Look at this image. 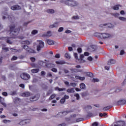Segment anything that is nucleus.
Wrapping results in <instances>:
<instances>
[{
    "label": "nucleus",
    "instance_id": "1",
    "mask_svg": "<svg viewBox=\"0 0 126 126\" xmlns=\"http://www.w3.org/2000/svg\"><path fill=\"white\" fill-rule=\"evenodd\" d=\"M10 36H17L19 34V32L20 31V28H15V25H12L10 27Z\"/></svg>",
    "mask_w": 126,
    "mask_h": 126
},
{
    "label": "nucleus",
    "instance_id": "2",
    "mask_svg": "<svg viewBox=\"0 0 126 126\" xmlns=\"http://www.w3.org/2000/svg\"><path fill=\"white\" fill-rule=\"evenodd\" d=\"M64 3L66 4V5L71 6V7L78 6V5H79V3H78L77 1L73 0H67L64 1Z\"/></svg>",
    "mask_w": 126,
    "mask_h": 126
},
{
    "label": "nucleus",
    "instance_id": "3",
    "mask_svg": "<svg viewBox=\"0 0 126 126\" xmlns=\"http://www.w3.org/2000/svg\"><path fill=\"white\" fill-rule=\"evenodd\" d=\"M22 48L25 50L27 53H29V54H35V51L33 49H32L31 48L29 47L28 45L23 44L21 46Z\"/></svg>",
    "mask_w": 126,
    "mask_h": 126
},
{
    "label": "nucleus",
    "instance_id": "4",
    "mask_svg": "<svg viewBox=\"0 0 126 126\" xmlns=\"http://www.w3.org/2000/svg\"><path fill=\"white\" fill-rule=\"evenodd\" d=\"M111 15L114 16L115 18H118L120 21L126 22V18L125 17L120 16V14L119 13H113L111 14Z\"/></svg>",
    "mask_w": 126,
    "mask_h": 126
},
{
    "label": "nucleus",
    "instance_id": "5",
    "mask_svg": "<svg viewBox=\"0 0 126 126\" xmlns=\"http://www.w3.org/2000/svg\"><path fill=\"white\" fill-rule=\"evenodd\" d=\"M20 77L24 80H28L30 79V75L27 73H23L21 74Z\"/></svg>",
    "mask_w": 126,
    "mask_h": 126
},
{
    "label": "nucleus",
    "instance_id": "6",
    "mask_svg": "<svg viewBox=\"0 0 126 126\" xmlns=\"http://www.w3.org/2000/svg\"><path fill=\"white\" fill-rule=\"evenodd\" d=\"M100 36H101L103 39H109L112 37V35L108 33H100Z\"/></svg>",
    "mask_w": 126,
    "mask_h": 126
},
{
    "label": "nucleus",
    "instance_id": "7",
    "mask_svg": "<svg viewBox=\"0 0 126 126\" xmlns=\"http://www.w3.org/2000/svg\"><path fill=\"white\" fill-rule=\"evenodd\" d=\"M44 46H45V43H44V42H42L41 40L39 41V44L36 47V50L38 52L39 51H41V49L42 48H44Z\"/></svg>",
    "mask_w": 126,
    "mask_h": 126
},
{
    "label": "nucleus",
    "instance_id": "8",
    "mask_svg": "<svg viewBox=\"0 0 126 126\" xmlns=\"http://www.w3.org/2000/svg\"><path fill=\"white\" fill-rule=\"evenodd\" d=\"M39 64L40 65H41V66H44V67H51V66H52V65H54L52 63L47 64V63H46L43 61H40Z\"/></svg>",
    "mask_w": 126,
    "mask_h": 126
},
{
    "label": "nucleus",
    "instance_id": "9",
    "mask_svg": "<svg viewBox=\"0 0 126 126\" xmlns=\"http://www.w3.org/2000/svg\"><path fill=\"white\" fill-rule=\"evenodd\" d=\"M104 26H106V28H114V25L111 23L104 24L103 25H99V27H104Z\"/></svg>",
    "mask_w": 126,
    "mask_h": 126
},
{
    "label": "nucleus",
    "instance_id": "10",
    "mask_svg": "<svg viewBox=\"0 0 126 126\" xmlns=\"http://www.w3.org/2000/svg\"><path fill=\"white\" fill-rule=\"evenodd\" d=\"M59 27V23L58 22H56L54 23L52 25H50L49 26V28L50 29H53V28H58Z\"/></svg>",
    "mask_w": 126,
    "mask_h": 126
},
{
    "label": "nucleus",
    "instance_id": "11",
    "mask_svg": "<svg viewBox=\"0 0 126 126\" xmlns=\"http://www.w3.org/2000/svg\"><path fill=\"white\" fill-rule=\"evenodd\" d=\"M21 9V7L18 5H14L11 7V9L12 10H19V9Z\"/></svg>",
    "mask_w": 126,
    "mask_h": 126
},
{
    "label": "nucleus",
    "instance_id": "12",
    "mask_svg": "<svg viewBox=\"0 0 126 126\" xmlns=\"http://www.w3.org/2000/svg\"><path fill=\"white\" fill-rule=\"evenodd\" d=\"M52 36V32L51 31H48L46 33H44L42 34V37H51Z\"/></svg>",
    "mask_w": 126,
    "mask_h": 126
},
{
    "label": "nucleus",
    "instance_id": "13",
    "mask_svg": "<svg viewBox=\"0 0 126 126\" xmlns=\"http://www.w3.org/2000/svg\"><path fill=\"white\" fill-rule=\"evenodd\" d=\"M82 96L85 100H89L90 98V97L88 96V94L87 93H83L82 94Z\"/></svg>",
    "mask_w": 126,
    "mask_h": 126
},
{
    "label": "nucleus",
    "instance_id": "14",
    "mask_svg": "<svg viewBox=\"0 0 126 126\" xmlns=\"http://www.w3.org/2000/svg\"><path fill=\"white\" fill-rule=\"evenodd\" d=\"M117 125L119 126H126V122L120 121L117 122Z\"/></svg>",
    "mask_w": 126,
    "mask_h": 126
},
{
    "label": "nucleus",
    "instance_id": "15",
    "mask_svg": "<svg viewBox=\"0 0 126 126\" xmlns=\"http://www.w3.org/2000/svg\"><path fill=\"white\" fill-rule=\"evenodd\" d=\"M126 103V100L125 99H122L118 101V105H125Z\"/></svg>",
    "mask_w": 126,
    "mask_h": 126
},
{
    "label": "nucleus",
    "instance_id": "16",
    "mask_svg": "<svg viewBox=\"0 0 126 126\" xmlns=\"http://www.w3.org/2000/svg\"><path fill=\"white\" fill-rule=\"evenodd\" d=\"M114 63H116V61L113 59L109 60L107 62V64H108V65H111V64H114Z\"/></svg>",
    "mask_w": 126,
    "mask_h": 126
},
{
    "label": "nucleus",
    "instance_id": "17",
    "mask_svg": "<svg viewBox=\"0 0 126 126\" xmlns=\"http://www.w3.org/2000/svg\"><path fill=\"white\" fill-rule=\"evenodd\" d=\"M56 63H57V64H65L66 62H64L63 60H62L60 61H56Z\"/></svg>",
    "mask_w": 126,
    "mask_h": 126
},
{
    "label": "nucleus",
    "instance_id": "18",
    "mask_svg": "<svg viewBox=\"0 0 126 126\" xmlns=\"http://www.w3.org/2000/svg\"><path fill=\"white\" fill-rule=\"evenodd\" d=\"M38 99L39 97L37 96V95L32 96L30 98L31 101H37V100H38Z\"/></svg>",
    "mask_w": 126,
    "mask_h": 126
},
{
    "label": "nucleus",
    "instance_id": "19",
    "mask_svg": "<svg viewBox=\"0 0 126 126\" xmlns=\"http://www.w3.org/2000/svg\"><path fill=\"white\" fill-rule=\"evenodd\" d=\"M46 12H47V13H49V14H53L55 12V10L53 9H48L46 10Z\"/></svg>",
    "mask_w": 126,
    "mask_h": 126
},
{
    "label": "nucleus",
    "instance_id": "20",
    "mask_svg": "<svg viewBox=\"0 0 126 126\" xmlns=\"http://www.w3.org/2000/svg\"><path fill=\"white\" fill-rule=\"evenodd\" d=\"M22 96L23 97H29V96H30V93L28 92H26L22 94Z\"/></svg>",
    "mask_w": 126,
    "mask_h": 126
},
{
    "label": "nucleus",
    "instance_id": "21",
    "mask_svg": "<svg viewBox=\"0 0 126 126\" xmlns=\"http://www.w3.org/2000/svg\"><path fill=\"white\" fill-rule=\"evenodd\" d=\"M67 92L68 93H74V92H75V91H74V89L73 88H71L70 89H68L67 90Z\"/></svg>",
    "mask_w": 126,
    "mask_h": 126
},
{
    "label": "nucleus",
    "instance_id": "22",
    "mask_svg": "<svg viewBox=\"0 0 126 126\" xmlns=\"http://www.w3.org/2000/svg\"><path fill=\"white\" fill-rule=\"evenodd\" d=\"M11 37H5V40L6 43H8V44H12V42L11 41L10 39H11Z\"/></svg>",
    "mask_w": 126,
    "mask_h": 126
},
{
    "label": "nucleus",
    "instance_id": "23",
    "mask_svg": "<svg viewBox=\"0 0 126 126\" xmlns=\"http://www.w3.org/2000/svg\"><path fill=\"white\" fill-rule=\"evenodd\" d=\"M75 78H76V79H79L82 81H83V80H85V77H80L79 76H76Z\"/></svg>",
    "mask_w": 126,
    "mask_h": 126
},
{
    "label": "nucleus",
    "instance_id": "24",
    "mask_svg": "<svg viewBox=\"0 0 126 126\" xmlns=\"http://www.w3.org/2000/svg\"><path fill=\"white\" fill-rule=\"evenodd\" d=\"M119 6H121L120 5H116L112 7V9H114V10H119L120 9V8Z\"/></svg>",
    "mask_w": 126,
    "mask_h": 126
},
{
    "label": "nucleus",
    "instance_id": "25",
    "mask_svg": "<svg viewBox=\"0 0 126 126\" xmlns=\"http://www.w3.org/2000/svg\"><path fill=\"white\" fill-rule=\"evenodd\" d=\"M40 71V69L39 68L37 69H32L31 70V72L32 73H37V72H39Z\"/></svg>",
    "mask_w": 126,
    "mask_h": 126
},
{
    "label": "nucleus",
    "instance_id": "26",
    "mask_svg": "<svg viewBox=\"0 0 126 126\" xmlns=\"http://www.w3.org/2000/svg\"><path fill=\"white\" fill-rule=\"evenodd\" d=\"M47 42L48 45H54V41L50 40V39H47Z\"/></svg>",
    "mask_w": 126,
    "mask_h": 126
},
{
    "label": "nucleus",
    "instance_id": "27",
    "mask_svg": "<svg viewBox=\"0 0 126 126\" xmlns=\"http://www.w3.org/2000/svg\"><path fill=\"white\" fill-rule=\"evenodd\" d=\"M22 45H30V41H29L28 40L22 41Z\"/></svg>",
    "mask_w": 126,
    "mask_h": 126
},
{
    "label": "nucleus",
    "instance_id": "28",
    "mask_svg": "<svg viewBox=\"0 0 126 126\" xmlns=\"http://www.w3.org/2000/svg\"><path fill=\"white\" fill-rule=\"evenodd\" d=\"M13 102L16 104V103H17L18 102H20V99L18 97H15L14 99H13Z\"/></svg>",
    "mask_w": 126,
    "mask_h": 126
},
{
    "label": "nucleus",
    "instance_id": "29",
    "mask_svg": "<svg viewBox=\"0 0 126 126\" xmlns=\"http://www.w3.org/2000/svg\"><path fill=\"white\" fill-rule=\"evenodd\" d=\"M91 48L93 52H94V51L97 49V46H96L95 45H92L91 46Z\"/></svg>",
    "mask_w": 126,
    "mask_h": 126
},
{
    "label": "nucleus",
    "instance_id": "30",
    "mask_svg": "<svg viewBox=\"0 0 126 126\" xmlns=\"http://www.w3.org/2000/svg\"><path fill=\"white\" fill-rule=\"evenodd\" d=\"M10 95H11L12 96L17 95V92L16 91H12L10 92Z\"/></svg>",
    "mask_w": 126,
    "mask_h": 126
},
{
    "label": "nucleus",
    "instance_id": "31",
    "mask_svg": "<svg viewBox=\"0 0 126 126\" xmlns=\"http://www.w3.org/2000/svg\"><path fill=\"white\" fill-rule=\"evenodd\" d=\"M18 125H20V126H25V121L24 120L21 121L20 123H18Z\"/></svg>",
    "mask_w": 126,
    "mask_h": 126
},
{
    "label": "nucleus",
    "instance_id": "32",
    "mask_svg": "<svg viewBox=\"0 0 126 126\" xmlns=\"http://www.w3.org/2000/svg\"><path fill=\"white\" fill-rule=\"evenodd\" d=\"M2 16L3 19H5L6 18V16H7V13L5 12L4 13H2Z\"/></svg>",
    "mask_w": 126,
    "mask_h": 126
},
{
    "label": "nucleus",
    "instance_id": "33",
    "mask_svg": "<svg viewBox=\"0 0 126 126\" xmlns=\"http://www.w3.org/2000/svg\"><path fill=\"white\" fill-rule=\"evenodd\" d=\"M80 88H81V89H85V84H84V83H81L80 85Z\"/></svg>",
    "mask_w": 126,
    "mask_h": 126
},
{
    "label": "nucleus",
    "instance_id": "34",
    "mask_svg": "<svg viewBox=\"0 0 126 126\" xmlns=\"http://www.w3.org/2000/svg\"><path fill=\"white\" fill-rule=\"evenodd\" d=\"M68 113H69V112L64 111L63 112L59 113V115H63V116H65V115H67V114H68Z\"/></svg>",
    "mask_w": 126,
    "mask_h": 126
},
{
    "label": "nucleus",
    "instance_id": "35",
    "mask_svg": "<svg viewBox=\"0 0 126 126\" xmlns=\"http://www.w3.org/2000/svg\"><path fill=\"white\" fill-rule=\"evenodd\" d=\"M111 108H112V106H106L103 108V111H108V110H109V109H111Z\"/></svg>",
    "mask_w": 126,
    "mask_h": 126
},
{
    "label": "nucleus",
    "instance_id": "36",
    "mask_svg": "<svg viewBox=\"0 0 126 126\" xmlns=\"http://www.w3.org/2000/svg\"><path fill=\"white\" fill-rule=\"evenodd\" d=\"M86 75L89 77H93V74H92L91 72H87Z\"/></svg>",
    "mask_w": 126,
    "mask_h": 126
},
{
    "label": "nucleus",
    "instance_id": "37",
    "mask_svg": "<svg viewBox=\"0 0 126 126\" xmlns=\"http://www.w3.org/2000/svg\"><path fill=\"white\" fill-rule=\"evenodd\" d=\"M53 93V90L51 89L49 90L46 94L47 96H49L50 94H52V93Z\"/></svg>",
    "mask_w": 126,
    "mask_h": 126
},
{
    "label": "nucleus",
    "instance_id": "38",
    "mask_svg": "<svg viewBox=\"0 0 126 126\" xmlns=\"http://www.w3.org/2000/svg\"><path fill=\"white\" fill-rule=\"evenodd\" d=\"M74 96L75 97H76V99L77 100H79V98H80V96H79V94H74Z\"/></svg>",
    "mask_w": 126,
    "mask_h": 126
},
{
    "label": "nucleus",
    "instance_id": "39",
    "mask_svg": "<svg viewBox=\"0 0 126 126\" xmlns=\"http://www.w3.org/2000/svg\"><path fill=\"white\" fill-rule=\"evenodd\" d=\"M2 49L5 52H8V51H9V50L8 49V48L5 47L4 46H3L2 47Z\"/></svg>",
    "mask_w": 126,
    "mask_h": 126
},
{
    "label": "nucleus",
    "instance_id": "40",
    "mask_svg": "<svg viewBox=\"0 0 126 126\" xmlns=\"http://www.w3.org/2000/svg\"><path fill=\"white\" fill-rule=\"evenodd\" d=\"M78 62L80 63H85V60H83V59H78Z\"/></svg>",
    "mask_w": 126,
    "mask_h": 126
},
{
    "label": "nucleus",
    "instance_id": "41",
    "mask_svg": "<svg viewBox=\"0 0 126 126\" xmlns=\"http://www.w3.org/2000/svg\"><path fill=\"white\" fill-rule=\"evenodd\" d=\"M7 18L10 20V21H11L12 20V19L13 18V16L12 15H8Z\"/></svg>",
    "mask_w": 126,
    "mask_h": 126
},
{
    "label": "nucleus",
    "instance_id": "42",
    "mask_svg": "<svg viewBox=\"0 0 126 126\" xmlns=\"http://www.w3.org/2000/svg\"><path fill=\"white\" fill-rule=\"evenodd\" d=\"M55 97H56V94H52L49 97V100H52V99H54Z\"/></svg>",
    "mask_w": 126,
    "mask_h": 126
},
{
    "label": "nucleus",
    "instance_id": "43",
    "mask_svg": "<svg viewBox=\"0 0 126 126\" xmlns=\"http://www.w3.org/2000/svg\"><path fill=\"white\" fill-rule=\"evenodd\" d=\"M30 60L31 61V62H32V63H34L36 61V58L34 57H31L30 58Z\"/></svg>",
    "mask_w": 126,
    "mask_h": 126
},
{
    "label": "nucleus",
    "instance_id": "44",
    "mask_svg": "<svg viewBox=\"0 0 126 126\" xmlns=\"http://www.w3.org/2000/svg\"><path fill=\"white\" fill-rule=\"evenodd\" d=\"M60 102L61 103V104H63V103H64V102H65V99L63 97L61 100Z\"/></svg>",
    "mask_w": 126,
    "mask_h": 126
},
{
    "label": "nucleus",
    "instance_id": "45",
    "mask_svg": "<svg viewBox=\"0 0 126 126\" xmlns=\"http://www.w3.org/2000/svg\"><path fill=\"white\" fill-rule=\"evenodd\" d=\"M84 120L83 119V118H78L76 120V122L78 123V122H81V121H84Z\"/></svg>",
    "mask_w": 126,
    "mask_h": 126
},
{
    "label": "nucleus",
    "instance_id": "46",
    "mask_svg": "<svg viewBox=\"0 0 126 126\" xmlns=\"http://www.w3.org/2000/svg\"><path fill=\"white\" fill-rule=\"evenodd\" d=\"M38 33V31L37 30H33L32 32V35H35V34H37Z\"/></svg>",
    "mask_w": 126,
    "mask_h": 126
},
{
    "label": "nucleus",
    "instance_id": "47",
    "mask_svg": "<svg viewBox=\"0 0 126 126\" xmlns=\"http://www.w3.org/2000/svg\"><path fill=\"white\" fill-rule=\"evenodd\" d=\"M70 70H71L72 72H77V69L71 68Z\"/></svg>",
    "mask_w": 126,
    "mask_h": 126
},
{
    "label": "nucleus",
    "instance_id": "48",
    "mask_svg": "<svg viewBox=\"0 0 126 126\" xmlns=\"http://www.w3.org/2000/svg\"><path fill=\"white\" fill-rule=\"evenodd\" d=\"M92 82H99V79H95V78H93L92 80Z\"/></svg>",
    "mask_w": 126,
    "mask_h": 126
},
{
    "label": "nucleus",
    "instance_id": "49",
    "mask_svg": "<svg viewBox=\"0 0 126 126\" xmlns=\"http://www.w3.org/2000/svg\"><path fill=\"white\" fill-rule=\"evenodd\" d=\"M65 57L66 59H70V56L67 53L65 54Z\"/></svg>",
    "mask_w": 126,
    "mask_h": 126
},
{
    "label": "nucleus",
    "instance_id": "50",
    "mask_svg": "<svg viewBox=\"0 0 126 126\" xmlns=\"http://www.w3.org/2000/svg\"><path fill=\"white\" fill-rule=\"evenodd\" d=\"M63 27H60L58 29V32H63Z\"/></svg>",
    "mask_w": 126,
    "mask_h": 126
},
{
    "label": "nucleus",
    "instance_id": "51",
    "mask_svg": "<svg viewBox=\"0 0 126 126\" xmlns=\"http://www.w3.org/2000/svg\"><path fill=\"white\" fill-rule=\"evenodd\" d=\"M120 14L121 15H125L126 12L124 10H122L120 11Z\"/></svg>",
    "mask_w": 126,
    "mask_h": 126
},
{
    "label": "nucleus",
    "instance_id": "52",
    "mask_svg": "<svg viewBox=\"0 0 126 126\" xmlns=\"http://www.w3.org/2000/svg\"><path fill=\"white\" fill-rule=\"evenodd\" d=\"M24 121L26 125H27V124H29L30 123V120H29V119L24 120Z\"/></svg>",
    "mask_w": 126,
    "mask_h": 126
},
{
    "label": "nucleus",
    "instance_id": "53",
    "mask_svg": "<svg viewBox=\"0 0 126 126\" xmlns=\"http://www.w3.org/2000/svg\"><path fill=\"white\" fill-rule=\"evenodd\" d=\"M52 71H53V72H58V69H57V68H53L51 69Z\"/></svg>",
    "mask_w": 126,
    "mask_h": 126
},
{
    "label": "nucleus",
    "instance_id": "54",
    "mask_svg": "<svg viewBox=\"0 0 126 126\" xmlns=\"http://www.w3.org/2000/svg\"><path fill=\"white\" fill-rule=\"evenodd\" d=\"M77 51L78 52H79L80 53L82 52V49H81V48H78L77 49Z\"/></svg>",
    "mask_w": 126,
    "mask_h": 126
},
{
    "label": "nucleus",
    "instance_id": "55",
    "mask_svg": "<svg viewBox=\"0 0 126 126\" xmlns=\"http://www.w3.org/2000/svg\"><path fill=\"white\" fill-rule=\"evenodd\" d=\"M3 122L4 123V124H7V123H10V120H4L3 121Z\"/></svg>",
    "mask_w": 126,
    "mask_h": 126
},
{
    "label": "nucleus",
    "instance_id": "56",
    "mask_svg": "<svg viewBox=\"0 0 126 126\" xmlns=\"http://www.w3.org/2000/svg\"><path fill=\"white\" fill-rule=\"evenodd\" d=\"M72 19H79V17L78 16H74L72 17Z\"/></svg>",
    "mask_w": 126,
    "mask_h": 126
},
{
    "label": "nucleus",
    "instance_id": "57",
    "mask_svg": "<svg viewBox=\"0 0 126 126\" xmlns=\"http://www.w3.org/2000/svg\"><path fill=\"white\" fill-rule=\"evenodd\" d=\"M64 98H65V99H69V96L66 95V94H65L64 95V97H63Z\"/></svg>",
    "mask_w": 126,
    "mask_h": 126
},
{
    "label": "nucleus",
    "instance_id": "58",
    "mask_svg": "<svg viewBox=\"0 0 126 126\" xmlns=\"http://www.w3.org/2000/svg\"><path fill=\"white\" fill-rule=\"evenodd\" d=\"M20 87H21V88H23V89H24L25 88V86L23 84H21L19 85Z\"/></svg>",
    "mask_w": 126,
    "mask_h": 126
},
{
    "label": "nucleus",
    "instance_id": "59",
    "mask_svg": "<svg viewBox=\"0 0 126 126\" xmlns=\"http://www.w3.org/2000/svg\"><path fill=\"white\" fill-rule=\"evenodd\" d=\"M70 85L71 86H72L73 87H75V86H76V84L73 83H70Z\"/></svg>",
    "mask_w": 126,
    "mask_h": 126
},
{
    "label": "nucleus",
    "instance_id": "60",
    "mask_svg": "<svg viewBox=\"0 0 126 126\" xmlns=\"http://www.w3.org/2000/svg\"><path fill=\"white\" fill-rule=\"evenodd\" d=\"M65 33H66V34H68L69 33H71V31L69 30H67L65 31Z\"/></svg>",
    "mask_w": 126,
    "mask_h": 126
},
{
    "label": "nucleus",
    "instance_id": "61",
    "mask_svg": "<svg viewBox=\"0 0 126 126\" xmlns=\"http://www.w3.org/2000/svg\"><path fill=\"white\" fill-rule=\"evenodd\" d=\"M66 90V89L63 88H59V91H65Z\"/></svg>",
    "mask_w": 126,
    "mask_h": 126
},
{
    "label": "nucleus",
    "instance_id": "62",
    "mask_svg": "<svg viewBox=\"0 0 126 126\" xmlns=\"http://www.w3.org/2000/svg\"><path fill=\"white\" fill-rule=\"evenodd\" d=\"M17 60V57L15 56H13V58L11 59V61H16Z\"/></svg>",
    "mask_w": 126,
    "mask_h": 126
},
{
    "label": "nucleus",
    "instance_id": "63",
    "mask_svg": "<svg viewBox=\"0 0 126 126\" xmlns=\"http://www.w3.org/2000/svg\"><path fill=\"white\" fill-rule=\"evenodd\" d=\"M98 126V123L94 122L92 124V126Z\"/></svg>",
    "mask_w": 126,
    "mask_h": 126
},
{
    "label": "nucleus",
    "instance_id": "64",
    "mask_svg": "<svg viewBox=\"0 0 126 126\" xmlns=\"http://www.w3.org/2000/svg\"><path fill=\"white\" fill-rule=\"evenodd\" d=\"M2 94L3 95V96H7V93H6V92H3L2 93Z\"/></svg>",
    "mask_w": 126,
    "mask_h": 126
}]
</instances>
